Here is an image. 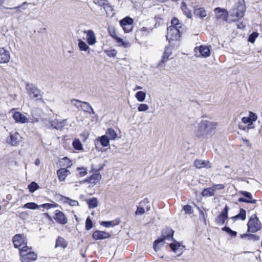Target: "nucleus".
I'll list each match as a JSON object with an SVG mask.
<instances>
[{"instance_id":"69168bd1","label":"nucleus","mask_w":262,"mask_h":262,"mask_svg":"<svg viewBox=\"0 0 262 262\" xmlns=\"http://www.w3.org/2000/svg\"><path fill=\"white\" fill-rule=\"evenodd\" d=\"M83 104L88 105V107L90 108V110L87 113H89L90 114H95V112L92 108V106L90 105V104L88 102H82Z\"/></svg>"},{"instance_id":"c03bdc74","label":"nucleus","mask_w":262,"mask_h":262,"mask_svg":"<svg viewBox=\"0 0 262 262\" xmlns=\"http://www.w3.org/2000/svg\"><path fill=\"white\" fill-rule=\"evenodd\" d=\"M16 215L21 219L26 220L28 218L29 212L27 211H18L16 213Z\"/></svg>"},{"instance_id":"72a5a7b5","label":"nucleus","mask_w":262,"mask_h":262,"mask_svg":"<svg viewBox=\"0 0 262 262\" xmlns=\"http://www.w3.org/2000/svg\"><path fill=\"white\" fill-rule=\"evenodd\" d=\"M86 201L89 208H95L98 206V201L96 198L87 199Z\"/></svg>"},{"instance_id":"6e6d98bb","label":"nucleus","mask_w":262,"mask_h":262,"mask_svg":"<svg viewBox=\"0 0 262 262\" xmlns=\"http://www.w3.org/2000/svg\"><path fill=\"white\" fill-rule=\"evenodd\" d=\"M58 205L56 203L54 204H50V203H46V204H43L41 205H40V207H43L44 208L47 209H50L52 208H55L57 207Z\"/></svg>"},{"instance_id":"a19ab883","label":"nucleus","mask_w":262,"mask_h":262,"mask_svg":"<svg viewBox=\"0 0 262 262\" xmlns=\"http://www.w3.org/2000/svg\"><path fill=\"white\" fill-rule=\"evenodd\" d=\"M108 32L110 35L115 39L119 37L115 29L113 27H108Z\"/></svg>"},{"instance_id":"423d86ee","label":"nucleus","mask_w":262,"mask_h":262,"mask_svg":"<svg viewBox=\"0 0 262 262\" xmlns=\"http://www.w3.org/2000/svg\"><path fill=\"white\" fill-rule=\"evenodd\" d=\"M248 231L254 233L261 228L260 224L256 214H253L248 223Z\"/></svg>"},{"instance_id":"e2e57ef3","label":"nucleus","mask_w":262,"mask_h":262,"mask_svg":"<svg viewBox=\"0 0 262 262\" xmlns=\"http://www.w3.org/2000/svg\"><path fill=\"white\" fill-rule=\"evenodd\" d=\"M241 193L243 195H244L247 199L249 200H253L252 196L251 193L247 191H243L241 192Z\"/></svg>"},{"instance_id":"7ed1b4c3","label":"nucleus","mask_w":262,"mask_h":262,"mask_svg":"<svg viewBox=\"0 0 262 262\" xmlns=\"http://www.w3.org/2000/svg\"><path fill=\"white\" fill-rule=\"evenodd\" d=\"M166 232L168 233L167 235H165L164 234V232L163 231L162 232L163 238L158 239L155 241L154 243V248L156 251H158L161 249V247L164 243V240H169L170 239L171 240L172 239L173 231L171 229H167L166 230Z\"/></svg>"},{"instance_id":"a878e982","label":"nucleus","mask_w":262,"mask_h":262,"mask_svg":"<svg viewBox=\"0 0 262 262\" xmlns=\"http://www.w3.org/2000/svg\"><path fill=\"white\" fill-rule=\"evenodd\" d=\"M78 46L81 51L88 52L90 53V48L88 45L81 39H78Z\"/></svg>"},{"instance_id":"6e6552de","label":"nucleus","mask_w":262,"mask_h":262,"mask_svg":"<svg viewBox=\"0 0 262 262\" xmlns=\"http://www.w3.org/2000/svg\"><path fill=\"white\" fill-rule=\"evenodd\" d=\"M134 20L130 17L127 16L120 21V26L125 33H129L133 30Z\"/></svg>"},{"instance_id":"f8f14e48","label":"nucleus","mask_w":262,"mask_h":262,"mask_svg":"<svg viewBox=\"0 0 262 262\" xmlns=\"http://www.w3.org/2000/svg\"><path fill=\"white\" fill-rule=\"evenodd\" d=\"M215 17L217 19H223L225 21L229 17V14L227 11L223 8L217 7L214 9Z\"/></svg>"},{"instance_id":"473e14b6","label":"nucleus","mask_w":262,"mask_h":262,"mask_svg":"<svg viewBox=\"0 0 262 262\" xmlns=\"http://www.w3.org/2000/svg\"><path fill=\"white\" fill-rule=\"evenodd\" d=\"M181 9L187 17L191 18L192 16L191 11L188 9L186 4L183 2L182 3Z\"/></svg>"},{"instance_id":"a211bd4d","label":"nucleus","mask_w":262,"mask_h":262,"mask_svg":"<svg viewBox=\"0 0 262 262\" xmlns=\"http://www.w3.org/2000/svg\"><path fill=\"white\" fill-rule=\"evenodd\" d=\"M10 58L9 52L3 48H0V63H7Z\"/></svg>"},{"instance_id":"cd10ccee","label":"nucleus","mask_w":262,"mask_h":262,"mask_svg":"<svg viewBox=\"0 0 262 262\" xmlns=\"http://www.w3.org/2000/svg\"><path fill=\"white\" fill-rule=\"evenodd\" d=\"M101 179V175L100 173H97L93 174L89 179V182L93 185L96 184Z\"/></svg>"},{"instance_id":"c9c22d12","label":"nucleus","mask_w":262,"mask_h":262,"mask_svg":"<svg viewBox=\"0 0 262 262\" xmlns=\"http://www.w3.org/2000/svg\"><path fill=\"white\" fill-rule=\"evenodd\" d=\"M106 134L108 138L111 140H115L117 137V133L112 128H109L106 132Z\"/></svg>"},{"instance_id":"e433bc0d","label":"nucleus","mask_w":262,"mask_h":262,"mask_svg":"<svg viewBox=\"0 0 262 262\" xmlns=\"http://www.w3.org/2000/svg\"><path fill=\"white\" fill-rule=\"evenodd\" d=\"M101 144L104 147H107L110 145V139L106 135H103L99 139Z\"/></svg>"},{"instance_id":"ea45409f","label":"nucleus","mask_w":262,"mask_h":262,"mask_svg":"<svg viewBox=\"0 0 262 262\" xmlns=\"http://www.w3.org/2000/svg\"><path fill=\"white\" fill-rule=\"evenodd\" d=\"M135 97L139 101L143 102L145 99L146 94L143 91H139L136 94Z\"/></svg>"},{"instance_id":"0eeeda50","label":"nucleus","mask_w":262,"mask_h":262,"mask_svg":"<svg viewBox=\"0 0 262 262\" xmlns=\"http://www.w3.org/2000/svg\"><path fill=\"white\" fill-rule=\"evenodd\" d=\"M44 114L41 108L36 107L31 111V117L29 118L30 122L31 123H36L40 120H44Z\"/></svg>"},{"instance_id":"39448f33","label":"nucleus","mask_w":262,"mask_h":262,"mask_svg":"<svg viewBox=\"0 0 262 262\" xmlns=\"http://www.w3.org/2000/svg\"><path fill=\"white\" fill-rule=\"evenodd\" d=\"M29 250H30L29 247L27 246H25L20 249V260L22 262H24L27 259L33 260L36 259L37 254L35 252L30 250L29 253H26Z\"/></svg>"},{"instance_id":"c85d7f7f","label":"nucleus","mask_w":262,"mask_h":262,"mask_svg":"<svg viewBox=\"0 0 262 262\" xmlns=\"http://www.w3.org/2000/svg\"><path fill=\"white\" fill-rule=\"evenodd\" d=\"M13 242L15 248H19L23 243V239L19 234L15 235L13 238Z\"/></svg>"},{"instance_id":"2eb2a0df","label":"nucleus","mask_w":262,"mask_h":262,"mask_svg":"<svg viewBox=\"0 0 262 262\" xmlns=\"http://www.w3.org/2000/svg\"><path fill=\"white\" fill-rule=\"evenodd\" d=\"M67 120L63 119L61 121L55 119L50 121L51 127L57 130H61L65 125Z\"/></svg>"},{"instance_id":"09e8293b","label":"nucleus","mask_w":262,"mask_h":262,"mask_svg":"<svg viewBox=\"0 0 262 262\" xmlns=\"http://www.w3.org/2000/svg\"><path fill=\"white\" fill-rule=\"evenodd\" d=\"M94 2L96 5L103 7L104 9H105L106 7L108 6V4L105 0H94Z\"/></svg>"},{"instance_id":"37998d69","label":"nucleus","mask_w":262,"mask_h":262,"mask_svg":"<svg viewBox=\"0 0 262 262\" xmlns=\"http://www.w3.org/2000/svg\"><path fill=\"white\" fill-rule=\"evenodd\" d=\"M83 101H80L78 99H73L71 100V103L72 105L75 106L78 110H81L82 107V104Z\"/></svg>"},{"instance_id":"f3484780","label":"nucleus","mask_w":262,"mask_h":262,"mask_svg":"<svg viewBox=\"0 0 262 262\" xmlns=\"http://www.w3.org/2000/svg\"><path fill=\"white\" fill-rule=\"evenodd\" d=\"M84 33L86 34V41L88 43L90 46L95 45L96 42V38L93 31L92 30L84 31Z\"/></svg>"},{"instance_id":"f03ea898","label":"nucleus","mask_w":262,"mask_h":262,"mask_svg":"<svg viewBox=\"0 0 262 262\" xmlns=\"http://www.w3.org/2000/svg\"><path fill=\"white\" fill-rule=\"evenodd\" d=\"M246 11V7L244 4L239 2L236 4L233 8L230 11L229 17L226 19V21L231 23L233 21L238 20L243 17Z\"/></svg>"},{"instance_id":"4be33fe9","label":"nucleus","mask_w":262,"mask_h":262,"mask_svg":"<svg viewBox=\"0 0 262 262\" xmlns=\"http://www.w3.org/2000/svg\"><path fill=\"white\" fill-rule=\"evenodd\" d=\"M10 143L14 146H16L18 145L20 142V136L18 133L17 132L14 134H10Z\"/></svg>"},{"instance_id":"4d7b16f0","label":"nucleus","mask_w":262,"mask_h":262,"mask_svg":"<svg viewBox=\"0 0 262 262\" xmlns=\"http://www.w3.org/2000/svg\"><path fill=\"white\" fill-rule=\"evenodd\" d=\"M149 108L148 106L146 104L141 103L138 107L139 112H145Z\"/></svg>"},{"instance_id":"bb28decb","label":"nucleus","mask_w":262,"mask_h":262,"mask_svg":"<svg viewBox=\"0 0 262 262\" xmlns=\"http://www.w3.org/2000/svg\"><path fill=\"white\" fill-rule=\"evenodd\" d=\"M246 210L243 208H241L239 213L237 215L231 217V219L233 221H235L236 220H241L242 221H244L246 219Z\"/></svg>"},{"instance_id":"9b49d317","label":"nucleus","mask_w":262,"mask_h":262,"mask_svg":"<svg viewBox=\"0 0 262 262\" xmlns=\"http://www.w3.org/2000/svg\"><path fill=\"white\" fill-rule=\"evenodd\" d=\"M229 208L228 206H226L222 210L220 214H219L215 219L216 223L219 225H223L225 223V220L228 218V212Z\"/></svg>"},{"instance_id":"f257e3e1","label":"nucleus","mask_w":262,"mask_h":262,"mask_svg":"<svg viewBox=\"0 0 262 262\" xmlns=\"http://www.w3.org/2000/svg\"><path fill=\"white\" fill-rule=\"evenodd\" d=\"M217 124L207 120L199 122L194 130V134L198 138L204 137L211 134L215 130Z\"/></svg>"},{"instance_id":"338daca9","label":"nucleus","mask_w":262,"mask_h":262,"mask_svg":"<svg viewBox=\"0 0 262 262\" xmlns=\"http://www.w3.org/2000/svg\"><path fill=\"white\" fill-rule=\"evenodd\" d=\"M225 187V186L223 184H213V189H215V190L216 189H223Z\"/></svg>"},{"instance_id":"774afa93","label":"nucleus","mask_w":262,"mask_h":262,"mask_svg":"<svg viewBox=\"0 0 262 262\" xmlns=\"http://www.w3.org/2000/svg\"><path fill=\"white\" fill-rule=\"evenodd\" d=\"M242 122L245 124H248L251 122L248 117H244L242 118Z\"/></svg>"},{"instance_id":"1a4fd4ad","label":"nucleus","mask_w":262,"mask_h":262,"mask_svg":"<svg viewBox=\"0 0 262 262\" xmlns=\"http://www.w3.org/2000/svg\"><path fill=\"white\" fill-rule=\"evenodd\" d=\"M149 202L147 199H145L142 201L138 206L137 209L135 212L136 215H142L145 211H149L150 210Z\"/></svg>"},{"instance_id":"dca6fc26","label":"nucleus","mask_w":262,"mask_h":262,"mask_svg":"<svg viewBox=\"0 0 262 262\" xmlns=\"http://www.w3.org/2000/svg\"><path fill=\"white\" fill-rule=\"evenodd\" d=\"M13 117L16 122L21 124L30 121L29 118L18 112H15L13 115Z\"/></svg>"},{"instance_id":"c756f323","label":"nucleus","mask_w":262,"mask_h":262,"mask_svg":"<svg viewBox=\"0 0 262 262\" xmlns=\"http://www.w3.org/2000/svg\"><path fill=\"white\" fill-rule=\"evenodd\" d=\"M61 200H62L64 203L68 204L71 206H76L79 205L78 202L76 200H72L69 198L62 195H61Z\"/></svg>"},{"instance_id":"58836bf2","label":"nucleus","mask_w":262,"mask_h":262,"mask_svg":"<svg viewBox=\"0 0 262 262\" xmlns=\"http://www.w3.org/2000/svg\"><path fill=\"white\" fill-rule=\"evenodd\" d=\"M119 223V222L118 221H102L100 225L101 226H104L106 228H108L111 226H114L116 225H118Z\"/></svg>"},{"instance_id":"6ab92c4d","label":"nucleus","mask_w":262,"mask_h":262,"mask_svg":"<svg viewBox=\"0 0 262 262\" xmlns=\"http://www.w3.org/2000/svg\"><path fill=\"white\" fill-rule=\"evenodd\" d=\"M194 165L197 168H210L211 167L209 161L196 160L194 162Z\"/></svg>"},{"instance_id":"0e129e2a","label":"nucleus","mask_w":262,"mask_h":262,"mask_svg":"<svg viewBox=\"0 0 262 262\" xmlns=\"http://www.w3.org/2000/svg\"><path fill=\"white\" fill-rule=\"evenodd\" d=\"M117 54V52L115 50H111L107 51V55L109 57H114Z\"/></svg>"},{"instance_id":"9d476101","label":"nucleus","mask_w":262,"mask_h":262,"mask_svg":"<svg viewBox=\"0 0 262 262\" xmlns=\"http://www.w3.org/2000/svg\"><path fill=\"white\" fill-rule=\"evenodd\" d=\"M179 29L174 27H168L166 35L167 39L169 40H177L180 37Z\"/></svg>"},{"instance_id":"5701e85b","label":"nucleus","mask_w":262,"mask_h":262,"mask_svg":"<svg viewBox=\"0 0 262 262\" xmlns=\"http://www.w3.org/2000/svg\"><path fill=\"white\" fill-rule=\"evenodd\" d=\"M199 50L201 56L203 57H207L210 55L209 47L202 45L200 46Z\"/></svg>"},{"instance_id":"680f3d73","label":"nucleus","mask_w":262,"mask_h":262,"mask_svg":"<svg viewBox=\"0 0 262 262\" xmlns=\"http://www.w3.org/2000/svg\"><path fill=\"white\" fill-rule=\"evenodd\" d=\"M152 30V28H146L145 27H142L140 29V31L143 32V34H147L150 33Z\"/></svg>"},{"instance_id":"4468645a","label":"nucleus","mask_w":262,"mask_h":262,"mask_svg":"<svg viewBox=\"0 0 262 262\" xmlns=\"http://www.w3.org/2000/svg\"><path fill=\"white\" fill-rule=\"evenodd\" d=\"M110 236L111 235L109 233L100 230L95 231L92 234V237L96 241L106 239Z\"/></svg>"},{"instance_id":"393cba45","label":"nucleus","mask_w":262,"mask_h":262,"mask_svg":"<svg viewBox=\"0 0 262 262\" xmlns=\"http://www.w3.org/2000/svg\"><path fill=\"white\" fill-rule=\"evenodd\" d=\"M172 53L171 48L170 47H166L162 55V63L166 62Z\"/></svg>"},{"instance_id":"603ef678","label":"nucleus","mask_w":262,"mask_h":262,"mask_svg":"<svg viewBox=\"0 0 262 262\" xmlns=\"http://www.w3.org/2000/svg\"><path fill=\"white\" fill-rule=\"evenodd\" d=\"M258 34L257 32H253L248 38V41L251 43H254L255 39L258 37Z\"/></svg>"},{"instance_id":"a18cd8bd","label":"nucleus","mask_w":262,"mask_h":262,"mask_svg":"<svg viewBox=\"0 0 262 262\" xmlns=\"http://www.w3.org/2000/svg\"><path fill=\"white\" fill-rule=\"evenodd\" d=\"M28 188L30 192H34L39 188V186L36 182H32L28 185Z\"/></svg>"},{"instance_id":"20e7f679","label":"nucleus","mask_w":262,"mask_h":262,"mask_svg":"<svg viewBox=\"0 0 262 262\" xmlns=\"http://www.w3.org/2000/svg\"><path fill=\"white\" fill-rule=\"evenodd\" d=\"M26 90L30 97L36 98L37 100L41 99V92L33 84L27 83Z\"/></svg>"},{"instance_id":"13d9d810","label":"nucleus","mask_w":262,"mask_h":262,"mask_svg":"<svg viewBox=\"0 0 262 262\" xmlns=\"http://www.w3.org/2000/svg\"><path fill=\"white\" fill-rule=\"evenodd\" d=\"M249 118L250 119L251 122H254L257 119V115L252 112H249V114L248 116Z\"/></svg>"},{"instance_id":"f704fd0d","label":"nucleus","mask_w":262,"mask_h":262,"mask_svg":"<svg viewBox=\"0 0 262 262\" xmlns=\"http://www.w3.org/2000/svg\"><path fill=\"white\" fill-rule=\"evenodd\" d=\"M67 246V244L64 239L61 237H58L56 241L55 248L60 247L65 248Z\"/></svg>"},{"instance_id":"4c0bfd02","label":"nucleus","mask_w":262,"mask_h":262,"mask_svg":"<svg viewBox=\"0 0 262 262\" xmlns=\"http://www.w3.org/2000/svg\"><path fill=\"white\" fill-rule=\"evenodd\" d=\"M22 207L23 208H28L30 209L35 210L39 208L40 206L35 203L30 202L24 204Z\"/></svg>"},{"instance_id":"aec40b11","label":"nucleus","mask_w":262,"mask_h":262,"mask_svg":"<svg viewBox=\"0 0 262 262\" xmlns=\"http://www.w3.org/2000/svg\"><path fill=\"white\" fill-rule=\"evenodd\" d=\"M70 171L66 168H60L57 171V174L60 181H63L70 174Z\"/></svg>"},{"instance_id":"7c9ffc66","label":"nucleus","mask_w":262,"mask_h":262,"mask_svg":"<svg viewBox=\"0 0 262 262\" xmlns=\"http://www.w3.org/2000/svg\"><path fill=\"white\" fill-rule=\"evenodd\" d=\"M215 189L212 188H205L202 192V195L205 197L212 196L214 195Z\"/></svg>"},{"instance_id":"2f4dec72","label":"nucleus","mask_w":262,"mask_h":262,"mask_svg":"<svg viewBox=\"0 0 262 262\" xmlns=\"http://www.w3.org/2000/svg\"><path fill=\"white\" fill-rule=\"evenodd\" d=\"M115 40L118 46L119 47H122L124 48H127L130 46V44L128 41H124L119 37L117 38Z\"/></svg>"},{"instance_id":"8fccbe9b","label":"nucleus","mask_w":262,"mask_h":262,"mask_svg":"<svg viewBox=\"0 0 262 262\" xmlns=\"http://www.w3.org/2000/svg\"><path fill=\"white\" fill-rule=\"evenodd\" d=\"M222 230L229 234L231 237L236 236L237 232L232 230L229 227L225 226L222 228Z\"/></svg>"},{"instance_id":"3c124183","label":"nucleus","mask_w":262,"mask_h":262,"mask_svg":"<svg viewBox=\"0 0 262 262\" xmlns=\"http://www.w3.org/2000/svg\"><path fill=\"white\" fill-rule=\"evenodd\" d=\"M171 23V26L170 27H174L177 29H180L182 27V25L179 23V20L176 18H174L172 19Z\"/></svg>"},{"instance_id":"79ce46f5","label":"nucleus","mask_w":262,"mask_h":262,"mask_svg":"<svg viewBox=\"0 0 262 262\" xmlns=\"http://www.w3.org/2000/svg\"><path fill=\"white\" fill-rule=\"evenodd\" d=\"M73 147L76 150H81L82 149V145L78 139H74L73 141Z\"/></svg>"},{"instance_id":"ddd939ff","label":"nucleus","mask_w":262,"mask_h":262,"mask_svg":"<svg viewBox=\"0 0 262 262\" xmlns=\"http://www.w3.org/2000/svg\"><path fill=\"white\" fill-rule=\"evenodd\" d=\"M54 219L56 222L62 225H64L68 222V220L65 214L58 210L55 211Z\"/></svg>"},{"instance_id":"864d4df0","label":"nucleus","mask_w":262,"mask_h":262,"mask_svg":"<svg viewBox=\"0 0 262 262\" xmlns=\"http://www.w3.org/2000/svg\"><path fill=\"white\" fill-rule=\"evenodd\" d=\"M238 201L239 202H245L251 204H256L257 202L256 200H249L248 199H245L243 198H239Z\"/></svg>"},{"instance_id":"49530a36","label":"nucleus","mask_w":262,"mask_h":262,"mask_svg":"<svg viewBox=\"0 0 262 262\" xmlns=\"http://www.w3.org/2000/svg\"><path fill=\"white\" fill-rule=\"evenodd\" d=\"M242 238L247 237L249 240L255 241L259 239V237L254 234H244L241 235Z\"/></svg>"},{"instance_id":"5fc2aeb1","label":"nucleus","mask_w":262,"mask_h":262,"mask_svg":"<svg viewBox=\"0 0 262 262\" xmlns=\"http://www.w3.org/2000/svg\"><path fill=\"white\" fill-rule=\"evenodd\" d=\"M93 227V223L91 219L88 217L85 221V229L87 230H90Z\"/></svg>"},{"instance_id":"de8ad7c7","label":"nucleus","mask_w":262,"mask_h":262,"mask_svg":"<svg viewBox=\"0 0 262 262\" xmlns=\"http://www.w3.org/2000/svg\"><path fill=\"white\" fill-rule=\"evenodd\" d=\"M60 163L61 166H66L67 168L71 167L72 164L71 161L67 157H64L60 162Z\"/></svg>"},{"instance_id":"412c9836","label":"nucleus","mask_w":262,"mask_h":262,"mask_svg":"<svg viewBox=\"0 0 262 262\" xmlns=\"http://www.w3.org/2000/svg\"><path fill=\"white\" fill-rule=\"evenodd\" d=\"M193 13L196 17H199L201 19L204 18L207 16V13L204 8L200 7L198 8L196 6L193 7Z\"/></svg>"},{"instance_id":"b1692460","label":"nucleus","mask_w":262,"mask_h":262,"mask_svg":"<svg viewBox=\"0 0 262 262\" xmlns=\"http://www.w3.org/2000/svg\"><path fill=\"white\" fill-rule=\"evenodd\" d=\"M169 246L175 253H179L178 255H180L183 252L184 246H182L179 243H176L174 244H170Z\"/></svg>"},{"instance_id":"bf43d9fd","label":"nucleus","mask_w":262,"mask_h":262,"mask_svg":"<svg viewBox=\"0 0 262 262\" xmlns=\"http://www.w3.org/2000/svg\"><path fill=\"white\" fill-rule=\"evenodd\" d=\"M77 170L79 171L78 173V174L80 177H84L87 174V171H86L85 168H84L83 167H81V168L78 167L77 168Z\"/></svg>"},{"instance_id":"052dcab7","label":"nucleus","mask_w":262,"mask_h":262,"mask_svg":"<svg viewBox=\"0 0 262 262\" xmlns=\"http://www.w3.org/2000/svg\"><path fill=\"white\" fill-rule=\"evenodd\" d=\"M184 211L188 214H191L192 213V207L191 206L186 205L183 207Z\"/></svg>"}]
</instances>
